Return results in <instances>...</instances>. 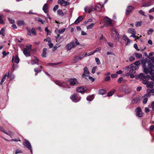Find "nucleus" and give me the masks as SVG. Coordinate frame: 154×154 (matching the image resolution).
Listing matches in <instances>:
<instances>
[{"mask_svg": "<svg viewBox=\"0 0 154 154\" xmlns=\"http://www.w3.org/2000/svg\"><path fill=\"white\" fill-rule=\"evenodd\" d=\"M127 68H129L130 70L129 71V72L126 74V75L128 76L130 75V78H134V74L135 72V70L137 69V68L134 67V66H128Z\"/></svg>", "mask_w": 154, "mask_h": 154, "instance_id": "obj_1", "label": "nucleus"}, {"mask_svg": "<svg viewBox=\"0 0 154 154\" xmlns=\"http://www.w3.org/2000/svg\"><path fill=\"white\" fill-rule=\"evenodd\" d=\"M71 99L74 102L79 101L81 100V97L78 94H74L70 97Z\"/></svg>", "mask_w": 154, "mask_h": 154, "instance_id": "obj_2", "label": "nucleus"}, {"mask_svg": "<svg viewBox=\"0 0 154 154\" xmlns=\"http://www.w3.org/2000/svg\"><path fill=\"white\" fill-rule=\"evenodd\" d=\"M31 45L26 46L25 48L23 51V53L24 55L26 57H29L30 56V51L31 50Z\"/></svg>", "mask_w": 154, "mask_h": 154, "instance_id": "obj_3", "label": "nucleus"}, {"mask_svg": "<svg viewBox=\"0 0 154 154\" xmlns=\"http://www.w3.org/2000/svg\"><path fill=\"white\" fill-rule=\"evenodd\" d=\"M105 24L104 26H113L111 20L108 17H106L104 19Z\"/></svg>", "mask_w": 154, "mask_h": 154, "instance_id": "obj_4", "label": "nucleus"}, {"mask_svg": "<svg viewBox=\"0 0 154 154\" xmlns=\"http://www.w3.org/2000/svg\"><path fill=\"white\" fill-rule=\"evenodd\" d=\"M68 82L69 83L70 85L72 86L77 85L79 84L76 78L70 79L68 80Z\"/></svg>", "mask_w": 154, "mask_h": 154, "instance_id": "obj_5", "label": "nucleus"}, {"mask_svg": "<svg viewBox=\"0 0 154 154\" xmlns=\"http://www.w3.org/2000/svg\"><path fill=\"white\" fill-rule=\"evenodd\" d=\"M55 83L58 86L61 87H66L68 88H70V87H69L67 84V83L66 82H63L61 83L59 81H54Z\"/></svg>", "mask_w": 154, "mask_h": 154, "instance_id": "obj_6", "label": "nucleus"}, {"mask_svg": "<svg viewBox=\"0 0 154 154\" xmlns=\"http://www.w3.org/2000/svg\"><path fill=\"white\" fill-rule=\"evenodd\" d=\"M128 32L131 34V35L130 36V37H136L135 35H136V32L134 29L133 28H129L128 30Z\"/></svg>", "mask_w": 154, "mask_h": 154, "instance_id": "obj_7", "label": "nucleus"}, {"mask_svg": "<svg viewBox=\"0 0 154 154\" xmlns=\"http://www.w3.org/2000/svg\"><path fill=\"white\" fill-rule=\"evenodd\" d=\"M87 90V88L84 86L78 87L76 88V91L80 93H85Z\"/></svg>", "mask_w": 154, "mask_h": 154, "instance_id": "obj_8", "label": "nucleus"}, {"mask_svg": "<svg viewBox=\"0 0 154 154\" xmlns=\"http://www.w3.org/2000/svg\"><path fill=\"white\" fill-rule=\"evenodd\" d=\"M111 32L112 34H115V37L117 40H118L119 38V35L115 29L113 28L111 29Z\"/></svg>", "mask_w": 154, "mask_h": 154, "instance_id": "obj_9", "label": "nucleus"}, {"mask_svg": "<svg viewBox=\"0 0 154 154\" xmlns=\"http://www.w3.org/2000/svg\"><path fill=\"white\" fill-rule=\"evenodd\" d=\"M67 49L69 51L71 50L72 48L75 47V45L74 42H71L68 44L66 46Z\"/></svg>", "mask_w": 154, "mask_h": 154, "instance_id": "obj_10", "label": "nucleus"}, {"mask_svg": "<svg viewBox=\"0 0 154 154\" xmlns=\"http://www.w3.org/2000/svg\"><path fill=\"white\" fill-rule=\"evenodd\" d=\"M23 144L25 146L29 149H30L31 152L32 150L31 147V145L30 143L26 140H25V142L23 143Z\"/></svg>", "mask_w": 154, "mask_h": 154, "instance_id": "obj_11", "label": "nucleus"}, {"mask_svg": "<svg viewBox=\"0 0 154 154\" xmlns=\"http://www.w3.org/2000/svg\"><path fill=\"white\" fill-rule=\"evenodd\" d=\"M136 116L138 117H141L143 116V113L141 111L140 108V107H137L136 109Z\"/></svg>", "mask_w": 154, "mask_h": 154, "instance_id": "obj_12", "label": "nucleus"}, {"mask_svg": "<svg viewBox=\"0 0 154 154\" xmlns=\"http://www.w3.org/2000/svg\"><path fill=\"white\" fill-rule=\"evenodd\" d=\"M89 72L87 67H85L84 68V73L82 75V77L84 76L88 77L89 76Z\"/></svg>", "mask_w": 154, "mask_h": 154, "instance_id": "obj_13", "label": "nucleus"}, {"mask_svg": "<svg viewBox=\"0 0 154 154\" xmlns=\"http://www.w3.org/2000/svg\"><path fill=\"white\" fill-rule=\"evenodd\" d=\"M58 2L62 6H65L69 5V3L68 2L65 1L64 0H58Z\"/></svg>", "mask_w": 154, "mask_h": 154, "instance_id": "obj_14", "label": "nucleus"}, {"mask_svg": "<svg viewBox=\"0 0 154 154\" xmlns=\"http://www.w3.org/2000/svg\"><path fill=\"white\" fill-rule=\"evenodd\" d=\"M85 57L84 54H82L80 56H77L75 57L73 61V63H75L79 60H82L84 57Z\"/></svg>", "mask_w": 154, "mask_h": 154, "instance_id": "obj_15", "label": "nucleus"}, {"mask_svg": "<svg viewBox=\"0 0 154 154\" xmlns=\"http://www.w3.org/2000/svg\"><path fill=\"white\" fill-rule=\"evenodd\" d=\"M103 5H101L100 3H98L95 5L94 10L100 11V9L103 8Z\"/></svg>", "mask_w": 154, "mask_h": 154, "instance_id": "obj_16", "label": "nucleus"}, {"mask_svg": "<svg viewBox=\"0 0 154 154\" xmlns=\"http://www.w3.org/2000/svg\"><path fill=\"white\" fill-rule=\"evenodd\" d=\"M134 7L132 6H129L126 9V14L127 15L129 14L132 10L134 9Z\"/></svg>", "mask_w": 154, "mask_h": 154, "instance_id": "obj_17", "label": "nucleus"}, {"mask_svg": "<svg viewBox=\"0 0 154 154\" xmlns=\"http://www.w3.org/2000/svg\"><path fill=\"white\" fill-rule=\"evenodd\" d=\"M42 68V66H41L39 68H35L34 69V71L35 72V75H37L38 73L41 72L42 70L41 69Z\"/></svg>", "mask_w": 154, "mask_h": 154, "instance_id": "obj_18", "label": "nucleus"}, {"mask_svg": "<svg viewBox=\"0 0 154 154\" xmlns=\"http://www.w3.org/2000/svg\"><path fill=\"white\" fill-rule=\"evenodd\" d=\"M14 60L16 63H19L20 59L17 55L15 56L14 57V56H13L12 60L13 61Z\"/></svg>", "mask_w": 154, "mask_h": 154, "instance_id": "obj_19", "label": "nucleus"}, {"mask_svg": "<svg viewBox=\"0 0 154 154\" xmlns=\"http://www.w3.org/2000/svg\"><path fill=\"white\" fill-rule=\"evenodd\" d=\"M48 4H45L43 6L42 9L44 11L45 13H47L48 12Z\"/></svg>", "mask_w": 154, "mask_h": 154, "instance_id": "obj_20", "label": "nucleus"}, {"mask_svg": "<svg viewBox=\"0 0 154 154\" xmlns=\"http://www.w3.org/2000/svg\"><path fill=\"white\" fill-rule=\"evenodd\" d=\"M83 19V16H80L75 21V23L77 24L82 21Z\"/></svg>", "mask_w": 154, "mask_h": 154, "instance_id": "obj_21", "label": "nucleus"}, {"mask_svg": "<svg viewBox=\"0 0 154 154\" xmlns=\"http://www.w3.org/2000/svg\"><path fill=\"white\" fill-rule=\"evenodd\" d=\"M148 68H149L148 67ZM143 72L146 74L148 73L149 72H150V69L149 68L146 67H143Z\"/></svg>", "mask_w": 154, "mask_h": 154, "instance_id": "obj_22", "label": "nucleus"}, {"mask_svg": "<svg viewBox=\"0 0 154 154\" xmlns=\"http://www.w3.org/2000/svg\"><path fill=\"white\" fill-rule=\"evenodd\" d=\"M59 35H58V37H57L56 38V41L58 42L59 43H61L62 42L63 39Z\"/></svg>", "mask_w": 154, "mask_h": 154, "instance_id": "obj_23", "label": "nucleus"}, {"mask_svg": "<svg viewBox=\"0 0 154 154\" xmlns=\"http://www.w3.org/2000/svg\"><path fill=\"white\" fill-rule=\"evenodd\" d=\"M115 90L113 89L111 91L109 92L107 94V96L108 97H110L112 96L114 93L115 92Z\"/></svg>", "mask_w": 154, "mask_h": 154, "instance_id": "obj_24", "label": "nucleus"}, {"mask_svg": "<svg viewBox=\"0 0 154 154\" xmlns=\"http://www.w3.org/2000/svg\"><path fill=\"white\" fill-rule=\"evenodd\" d=\"M134 64L136 65L134 67H136L137 69L139 68V66L140 64V62L139 61H137L134 63Z\"/></svg>", "mask_w": 154, "mask_h": 154, "instance_id": "obj_25", "label": "nucleus"}, {"mask_svg": "<svg viewBox=\"0 0 154 154\" xmlns=\"http://www.w3.org/2000/svg\"><path fill=\"white\" fill-rule=\"evenodd\" d=\"M47 50L46 48H44L43 49V53L42 54V56L43 57H46V52Z\"/></svg>", "mask_w": 154, "mask_h": 154, "instance_id": "obj_26", "label": "nucleus"}, {"mask_svg": "<svg viewBox=\"0 0 154 154\" xmlns=\"http://www.w3.org/2000/svg\"><path fill=\"white\" fill-rule=\"evenodd\" d=\"M94 98L93 95H92L88 97H87V100L89 101H91L93 100Z\"/></svg>", "mask_w": 154, "mask_h": 154, "instance_id": "obj_27", "label": "nucleus"}, {"mask_svg": "<svg viewBox=\"0 0 154 154\" xmlns=\"http://www.w3.org/2000/svg\"><path fill=\"white\" fill-rule=\"evenodd\" d=\"M151 5V4L149 2H147L143 4L141 7H148Z\"/></svg>", "mask_w": 154, "mask_h": 154, "instance_id": "obj_28", "label": "nucleus"}, {"mask_svg": "<svg viewBox=\"0 0 154 154\" xmlns=\"http://www.w3.org/2000/svg\"><path fill=\"white\" fill-rule=\"evenodd\" d=\"M95 24L94 23H92L90 24V25L87 26V29H89L92 28L94 26Z\"/></svg>", "mask_w": 154, "mask_h": 154, "instance_id": "obj_29", "label": "nucleus"}, {"mask_svg": "<svg viewBox=\"0 0 154 154\" xmlns=\"http://www.w3.org/2000/svg\"><path fill=\"white\" fill-rule=\"evenodd\" d=\"M7 76V75L6 74H5L3 77L1 81L0 82V84L1 85H2L4 81L6 79V77Z\"/></svg>", "mask_w": 154, "mask_h": 154, "instance_id": "obj_30", "label": "nucleus"}, {"mask_svg": "<svg viewBox=\"0 0 154 154\" xmlns=\"http://www.w3.org/2000/svg\"><path fill=\"white\" fill-rule=\"evenodd\" d=\"M0 131L2 132H3L6 134L8 135H10L11 134H8V133L4 130V129L0 126Z\"/></svg>", "mask_w": 154, "mask_h": 154, "instance_id": "obj_31", "label": "nucleus"}, {"mask_svg": "<svg viewBox=\"0 0 154 154\" xmlns=\"http://www.w3.org/2000/svg\"><path fill=\"white\" fill-rule=\"evenodd\" d=\"M57 13L60 16H63L64 15L63 13L61 10H58L57 11Z\"/></svg>", "mask_w": 154, "mask_h": 154, "instance_id": "obj_32", "label": "nucleus"}, {"mask_svg": "<svg viewBox=\"0 0 154 154\" xmlns=\"http://www.w3.org/2000/svg\"><path fill=\"white\" fill-rule=\"evenodd\" d=\"M106 93V91L103 89L99 91V94L101 95L104 94Z\"/></svg>", "mask_w": 154, "mask_h": 154, "instance_id": "obj_33", "label": "nucleus"}, {"mask_svg": "<svg viewBox=\"0 0 154 154\" xmlns=\"http://www.w3.org/2000/svg\"><path fill=\"white\" fill-rule=\"evenodd\" d=\"M142 99L143 100V103L144 104H145L147 103V102L148 100V99L147 97H145L144 96L142 97Z\"/></svg>", "mask_w": 154, "mask_h": 154, "instance_id": "obj_34", "label": "nucleus"}, {"mask_svg": "<svg viewBox=\"0 0 154 154\" xmlns=\"http://www.w3.org/2000/svg\"><path fill=\"white\" fill-rule=\"evenodd\" d=\"M5 29L4 28L2 29L1 30H0V35H1L3 36H5Z\"/></svg>", "mask_w": 154, "mask_h": 154, "instance_id": "obj_35", "label": "nucleus"}, {"mask_svg": "<svg viewBox=\"0 0 154 154\" xmlns=\"http://www.w3.org/2000/svg\"><path fill=\"white\" fill-rule=\"evenodd\" d=\"M31 32L32 34L34 35H36V31L34 28H32L31 30Z\"/></svg>", "mask_w": 154, "mask_h": 154, "instance_id": "obj_36", "label": "nucleus"}, {"mask_svg": "<svg viewBox=\"0 0 154 154\" xmlns=\"http://www.w3.org/2000/svg\"><path fill=\"white\" fill-rule=\"evenodd\" d=\"M141 23L142 22L141 21L136 22L135 23V26L136 27L140 26L141 24Z\"/></svg>", "mask_w": 154, "mask_h": 154, "instance_id": "obj_37", "label": "nucleus"}, {"mask_svg": "<svg viewBox=\"0 0 154 154\" xmlns=\"http://www.w3.org/2000/svg\"><path fill=\"white\" fill-rule=\"evenodd\" d=\"M139 100L137 98H134L132 101V103H137Z\"/></svg>", "mask_w": 154, "mask_h": 154, "instance_id": "obj_38", "label": "nucleus"}, {"mask_svg": "<svg viewBox=\"0 0 154 154\" xmlns=\"http://www.w3.org/2000/svg\"><path fill=\"white\" fill-rule=\"evenodd\" d=\"M65 28H63L62 29H59L58 30V32L60 34H62L65 31Z\"/></svg>", "mask_w": 154, "mask_h": 154, "instance_id": "obj_39", "label": "nucleus"}, {"mask_svg": "<svg viewBox=\"0 0 154 154\" xmlns=\"http://www.w3.org/2000/svg\"><path fill=\"white\" fill-rule=\"evenodd\" d=\"M94 54V53L93 51L92 52H90L88 53H86L85 55H84V56H85V57L93 55Z\"/></svg>", "mask_w": 154, "mask_h": 154, "instance_id": "obj_40", "label": "nucleus"}, {"mask_svg": "<svg viewBox=\"0 0 154 154\" xmlns=\"http://www.w3.org/2000/svg\"><path fill=\"white\" fill-rule=\"evenodd\" d=\"M138 13L139 14H140L142 16H146L144 12L142 10L139 11H138Z\"/></svg>", "mask_w": 154, "mask_h": 154, "instance_id": "obj_41", "label": "nucleus"}, {"mask_svg": "<svg viewBox=\"0 0 154 154\" xmlns=\"http://www.w3.org/2000/svg\"><path fill=\"white\" fill-rule=\"evenodd\" d=\"M148 62H149V61H146L145 60H143L141 61V63L143 65V67L145 66V64L146 63V62H147L148 63Z\"/></svg>", "mask_w": 154, "mask_h": 154, "instance_id": "obj_42", "label": "nucleus"}, {"mask_svg": "<svg viewBox=\"0 0 154 154\" xmlns=\"http://www.w3.org/2000/svg\"><path fill=\"white\" fill-rule=\"evenodd\" d=\"M3 15H0V23L1 24H3L4 23L3 20H2V18H3Z\"/></svg>", "mask_w": 154, "mask_h": 154, "instance_id": "obj_43", "label": "nucleus"}, {"mask_svg": "<svg viewBox=\"0 0 154 154\" xmlns=\"http://www.w3.org/2000/svg\"><path fill=\"white\" fill-rule=\"evenodd\" d=\"M24 23L23 21H19L17 22V24L19 26L23 25Z\"/></svg>", "mask_w": 154, "mask_h": 154, "instance_id": "obj_44", "label": "nucleus"}, {"mask_svg": "<svg viewBox=\"0 0 154 154\" xmlns=\"http://www.w3.org/2000/svg\"><path fill=\"white\" fill-rule=\"evenodd\" d=\"M95 61L97 64L100 65V60L98 58L96 57L95 58Z\"/></svg>", "mask_w": 154, "mask_h": 154, "instance_id": "obj_45", "label": "nucleus"}, {"mask_svg": "<svg viewBox=\"0 0 154 154\" xmlns=\"http://www.w3.org/2000/svg\"><path fill=\"white\" fill-rule=\"evenodd\" d=\"M97 68V66H95L92 69L91 72L92 73H94L96 71V70Z\"/></svg>", "mask_w": 154, "mask_h": 154, "instance_id": "obj_46", "label": "nucleus"}, {"mask_svg": "<svg viewBox=\"0 0 154 154\" xmlns=\"http://www.w3.org/2000/svg\"><path fill=\"white\" fill-rule=\"evenodd\" d=\"M153 31V29H150L148 30L147 31V34L148 35H149L151 34L152 32Z\"/></svg>", "mask_w": 154, "mask_h": 154, "instance_id": "obj_47", "label": "nucleus"}, {"mask_svg": "<svg viewBox=\"0 0 154 154\" xmlns=\"http://www.w3.org/2000/svg\"><path fill=\"white\" fill-rule=\"evenodd\" d=\"M145 75L143 73H141L139 75V78L140 79H144L145 78Z\"/></svg>", "mask_w": 154, "mask_h": 154, "instance_id": "obj_48", "label": "nucleus"}, {"mask_svg": "<svg viewBox=\"0 0 154 154\" xmlns=\"http://www.w3.org/2000/svg\"><path fill=\"white\" fill-rule=\"evenodd\" d=\"M135 59V57L133 56H131L129 59V60L130 62L133 61Z\"/></svg>", "mask_w": 154, "mask_h": 154, "instance_id": "obj_49", "label": "nucleus"}, {"mask_svg": "<svg viewBox=\"0 0 154 154\" xmlns=\"http://www.w3.org/2000/svg\"><path fill=\"white\" fill-rule=\"evenodd\" d=\"M45 31L47 32L48 35L50 34L51 32L48 29V28L47 27H46L45 28Z\"/></svg>", "mask_w": 154, "mask_h": 154, "instance_id": "obj_50", "label": "nucleus"}, {"mask_svg": "<svg viewBox=\"0 0 154 154\" xmlns=\"http://www.w3.org/2000/svg\"><path fill=\"white\" fill-rule=\"evenodd\" d=\"M136 56L138 58H140L142 57V55L141 54L137 53L136 54Z\"/></svg>", "mask_w": 154, "mask_h": 154, "instance_id": "obj_51", "label": "nucleus"}, {"mask_svg": "<svg viewBox=\"0 0 154 154\" xmlns=\"http://www.w3.org/2000/svg\"><path fill=\"white\" fill-rule=\"evenodd\" d=\"M110 79V76H108L105 78L104 80L106 82H107L109 81Z\"/></svg>", "mask_w": 154, "mask_h": 154, "instance_id": "obj_52", "label": "nucleus"}, {"mask_svg": "<svg viewBox=\"0 0 154 154\" xmlns=\"http://www.w3.org/2000/svg\"><path fill=\"white\" fill-rule=\"evenodd\" d=\"M101 49V48L100 47H98L97 48L96 50L93 51V52L94 53L96 52H98Z\"/></svg>", "mask_w": 154, "mask_h": 154, "instance_id": "obj_53", "label": "nucleus"}, {"mask_svg": "<svg viewBox=\"0 0 154 154\" xmlns=\"http://www.w3.org/2000/svg\"><path fill=\"white\" fill-rule=\"evenodd\" d=\"M48 45L50 48H52L53 46V44L51 42H48Z\"/></svg>", "mask_w": 154, "mask_h": 154, "instance_id": "obj_54", "label": "nucleus"}, {"mask_svg": "<svg viewBox=\"0 0 154 154\" xmlns=\"http://www.w3.org/2000/svg\"><path fill=\"white\" fill-rule=\"evenodd\" d=\"M108 45L111 47H113L114 44L110 42H108L107 43Z\"/></svg>", "mask_w": 154, "mask_h": 154, "instance_id": "obj_55", "label": "nucleus"}, {"mask_svg": "<svg viewBox=\"0 0 154 154\" xmlns=\"http://www.w3.org/2000/svg\"><path fill=\"white\" fill-rule=\"evenodd\" d=\"M123 78L122 77H121L119 78L118 80V83H120L123 80Z\"/></svg>", "mask_w": 154, "mask_h": 154, "instance_id": "obj_56", "label": "nucleus"}, {"mask_svg": "<svg viewBox=\"0 0 154 154\" xmlns=\"http://www.w3.org/2000/svg\"><path fill=\"white\" fill-rule=\"evenodd\" d=\"M59 8V6L58 5H56L54 6V8L53 10L54 11H55L57 10Z\"/></svg>", "mask_w": 154, "mask_h": 154, "instance_id": "obj_57", "label": "nucleus"}, {"mask_svg": "<svg viewBox=\"0 0 154 154\" xmlns=\"http://www.w3.org/2000/svg\"><path fill=\"white\" fill-rule=\"evenodd\" d=\"M8 20L9 22L11 23H14V20H13L10 19L9 18H8Z\"/></svg>", "mask_w": 154, "mask_h": 154, "instance_id": "obj_58", "label": "nucleus"}, {"mask_svg": "<svg viewBox=\"0 0 154 154\" xmlns=\"http://www.w3.org/2000/svg\"><path fill=\"white\" fill-rule=\"evenodd\" d=\"M118 75L117 74H112L111 75V76L112 78H115L117 77Z\"/></svg>", "mask_w": 154, "mask_h": 154, "instance_id": "obj_59", "label": "nucleus"}, {"mask_svg": "<svg viewBox=\"0 0 154 154\" xmlns=\"http://www.w3.org/2000/svg\"><path fill=\"white\" fill-rule=\"evenodd\" d=\"M31 63L32 65H34L35 64H38V62L35 61H34V60H32L31 61Z\"/></svg>", "mask_w": 154, "mask_h": 154, "instance_id": "obj_60", "label": "nucleus"}, {"mask_svg": "<svg viewBox=\"0 0 154 154\" xmlns=\"http://www.w3.org/2000/svg\"><path fill=\"white\" fill-rule=\"evenodd\" d=\"M123 38L124 40L125 41H126L128 39V38L127 37V36L125 35H123Z\"/></svg>", "mask_w": 154, "mask_h": 154, "instance_id": "obj_61", "label": "nucleus"}, {"mask_svg": "<svg viewBox=\"0 0 154 154\" xmlns=\"http://www.w3.org/2000/svg\"><path fill=\"white\" fill-rule=\"evenodd\" d=\"M144 96L147 98L150 96V95L149 93H148L147 94H145Z\"/></svg>", "mask_w": 154, "mask_h": 154, "instance_id": "obj_62", "label": "nucleus"}, {"mask_svg": "<svg viewBox=\"0 0 154 154\" xmlns=\"http://www.w3.org/2000/svg\"><path fill=\"white\" fill-rule=\"evenodd\" d=\"M45 41L48 42H51V38H47L46 39H45Z\"/></svg>", "mask_w": 154, "mask_h": 154, "instance_id": "obj_63", "label": "nucleus"}, {"mask_svg": "<svg viewBox=\"0 0 154 154\" xmlns=\"http://www.w3.org/2000/svg\"><path fill=\"white\" fill-rule=\"evenodd\" d=\"M154 12V7L150 9L149 11V13H151Z\"/></svg>", "mask_w": 154, "mask_h": 154, "instance_id": "obj_64", "label": "nucleus"}]
</instances>
